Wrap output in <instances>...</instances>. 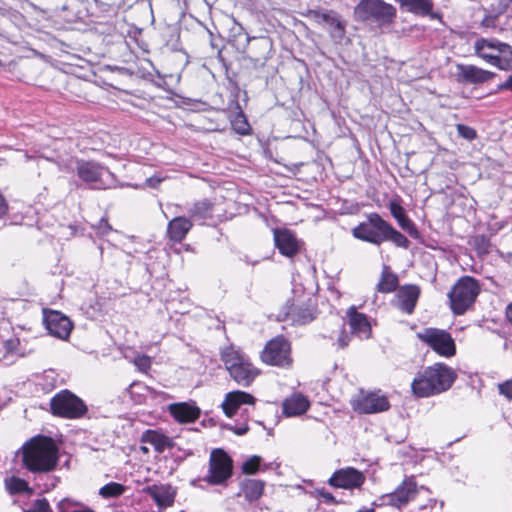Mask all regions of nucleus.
Masks as SVG:
<instances>
[{"mask_svg": "<svg viewBox=\"0 0 512 512\" xmlns=\"http://www.w3.org/2000/svg\"><path fill=\"white\" fill-rule=\"evenodd\" d=\"M240 492L238 496L243 495L249 503L255 502L261 498L265 488V482L258 479L246 478L239 483Z\"/></svg>", "mask_w": 512, "mask_h": 512, "instance_id": "obj_26", "label": "nucleus"}, {"mask_svg": "<svg viewBox=\"0 0 512 512\" xmlns=\"http://www.w3.org/2000/svg\"><path fill=\"white\" fill-rule=\"evenodd\" d=\"M510 1L511 0H501V2L503 3V6L498 10V12L496 14L486 15L483 18L481 25L485 28H495L498 15L502 14L505 11V9L508 6Z\"/></svg>", "mask_w": 512, "mask_h": 512, "instance_id": "obj_41", "label": "nucleus"}, {"mask_svg": "<svg viewBox=\"0 0 512 512\" xmlns=\"http://www.w3.org/2000/svg\"><path fill=\"white\" fill-rule=\"evenodd\" d=\"M283 413L286 416H297L305 413L309 408V401L300 394L292 395L290 398L284 400Z\"/></svg>", "mask_w": 512, "mask_h": 512, "instance_id": "obj_29", "label": "nucleus"}, {"mask_svg": "<svg viewBox=\"0 0 512 512\" xmlns=\"http://www.w3.org/2000/svg\"><path fill=\"white\" fill-rule=\"evenodd\" d=\"M50 409L53 415L66 419L82 418L88 411L84 401L67 389L51 398Z\"/></svg>", "mask_w": 512, "mask_h": 512, "instance_id": "obj_8", "label": "nucleus"}, {"mask_svg": "<svg viewBox=\"0 0 512 512\" xmlns=\"http://www.w3.org/2000/svg\"><path fill=\"white\" fill-rule=\"evenodd\" d=\"M397 2L406 11L416 15L430 13V10L433 9L432 0H397Z\"/></svg>", "mask_w": 512, "mask_h": 512, "instance_id": "obj_34", "label": "nucleus"}, {"mask_svg": "<svg viewBox=\"0 0 512 512\" xmlns=\"http://www.w3.org/2000/svg\"><path fill=\"white\" fill-rule=\"evenodd\" d=\"M390 403L384 395L369 393L353 403V409L363 414H373L387 411Z\"/></svg>", "mask_w": 512, "mask_h": 512, "instance_id": "obj_17", "label": "nucleus"}, {"mask_svg": "<svg viewBox=\"0 0 512 512\" xmlns=\"http://www.w3.org/2000/svg\"><path fill=\"white\" fill-rule=\"evenodd\" d=\"M138 385L137 383H131L130 386H129V389H132L134 386Z\"/></svg>", "mask_w": 512, "mask_h": 512, "instance_id": "obj_58", "label": "nucleus"}, {"mask_svg": "<svg viewBox=\"0 0 512 512\" xmlns=\"http://www.w3.org/2000/svg\"><path fill=\"white\" fill-rule=\"evenodd\" d=\"M349 342H350L349 334L346 333L344 329H342L340 331V335L338 336V339H337L338 347L345 348L346 346H348Z\"/></svg>", "mask_w": 512, "mask_h": 512, "instance_id": "obj_47", "label": "nucleus"}, {"mask_svg": "<svg viewBox=\"0 0 512 512\" xmlns=\"http://www.w3.org/2000/svg\"><path fill=\"white\" fill-rule=\"evenodd\" d=\"M358 512H375L374 509H360Z\"/></svg>", "mask_w": 512, "mask_h": 512, "instance_id": "obj_57", "label": "nucleus"}, {"mask_svg": "<svg viewBox=\"0 0 512 512\" xmlns=\"http://www.w3.org/2000/svg\"><path fill=\"white\" fill-rule=\"evenodd\" d=\"M125 488L122 484L110 482L100 488L99 494L103 498H114L123 494Z\"/></svg>", "mask_w": 512, "mask_h": 512, "instance_id": "obj_39", "label": "nucleus"}, {"mask_svg": "<svg viewBox=\"0 0 512 512\" xmlns=\"http://www.w3.org/2000/svg\"><path fill=\"white\" fill-rule=\"evenodd\" d=\"M18 344L17 339H8L0 343V352L3 351V358H6L8 354L12 353Z\"/></svg>", "mask_w": 512, "mask_h": 512, "instance_id": "obj_43", "label": "nucleus"}, {"mask_svg": "<svg viewBox=\"0 0 512 512\" xmlns=\"http://www.w3.org/2000/svg\"><path fill=\"white\" fill-rule=\"evenodd\" d=\"M229 429L233 430V432L237 435H244L249 430V427L247 424H243L242 426L236 428L229 426Z\"/></svg>", "mask_w": 512, "mask_h": 512, "instance_id": "obj_51", "label": "nucleus"}, {"mask_svg": "<svg viewBox=\"0 0 512 512\" xmlns=\"http://www.w3.org/2000/svg\"><path fill=\"white\" fill-rule=\"evenodd\" d=\"M499 393L512 400V379L498 385Z\"/></svg>", "mask_w": 512, "mask_h": 512, "instance_id": "obj_44", "label": "nucleus"}, {"mask_svg": "<svg viewBox=\"0 0 512 512\" xmlns=\"http://www.w3.org/2000/svg\"><path fill=\"white\" fill-rule=\"evenodd\" d=\"M290 353V342L283 336H278L266 344L262 351L261 358L266 364L288 368L292 364Z\"/></svg>", "mask_w": 512, "mask_h": 512, "instance_id": "obj_11", "label": "nucleus"}, {"mask_svg": "<svg viewBox=\"0 0 512 512\" xmlns=\"http://www.w3.org/2000/svg\"><path fill=\"white\" fill-rule=\"evenodd\" d=\"M236 108L238 111L230 120L232 128L236 133L240 135H246L249 133L250 125L238 104H236Z\"/></svg>", "mask_w": 512, "mask_h": 512, "instance_id": "obj_36", "label": "nucleus"}, {"mask_svg": "<svg viewBox=\"0 0 512 512\" xmlns=\"http://www.w3.org/2000/svg\"><path fill=\"white\" fill-rule=\"evenodd\" d=\"M420 287L406 284L398 288L394 305L406 314H412L420 297Z\"/></svg>", "mask_w": 512, "mask_h": 512, "instance_id": "obj_19", "label": "nucleus"}, {"mask_svg": "<svg viewBox=\"0 0 512 512\" xmlns=\"http://www.w3.org/2000/svg\"><path fill=\"white\" fill-rule=\"evenodd\" d=\"M349 325L353 333L367 335L371 331L370 323L365 314L357 312L355 307L347 311Z\"/></svg>", "mask_w": 512, "mask_h": 512, "instance_id": "obj_30", "label": "nucleus"}, {"mask_svg": "<svg viewBox=\"0 0 512 512\" xmlns=\"http://www.w3.org/2000/svg\"><path fill=\"white\" fill-rule=\"evenodd\" d=\"M170 414L179 423H193L200 417V409L195 404L180 402L170 404Z\"/></svg>", "mask_w": 512, "mask_h": 512, "instance_id": "obj_23", "label": "nucleus"}, {"mask_svg": "<svg viewBox=\"0 0 512 512\" xmlns=\"http://www.w3.org/2000/svg\"><path fill=\"white\" fill-rule=\"evenodd\" d=\"M141 442L152 445L158 453L174 446L170 437L156 430H146L141 436Z\"/></svg>", "mask_w": 512, "mask_h": 512, "instance_id": "obj_28", "label": "nucleus"}, {"mask_svg": "<svg viewBox=\"0 0 512 512\" xmlns=\"http://www.w3.org/2000/svg\"><path fill=\"white\" fill-rule=\"evenodd\" d=\"M98 230L101 234H107L109 231L112 230L111 226L109 225L108 221L104 218H102L99 221L98 224Z\"/></svg>", "mask_w": 512, "mask_h": 512, "instance_id": "obj_48", "label": "nucleus"}, {"mask_svg": "<svg viewBox=\"0 0 512 512\" xmlns=\"http://www.w3.org/2000/svg\"><path fill=\"white\" fill-rule=\"evenodd\" d=\"M418 494L417 484L410 477L406 478L394 492L381 496L378 501L373 503L374 506L390 505L395 508H402L410 501L414 500Z\"/></svg>", "mask_w": 512, "mask_h": 512, "instance_id": "obj_12", "label": "nucleus"}, {"mask_svg": "<svg viewBox=\"0 0 512 512\" xmlns=\"http://www.w3.org/2000/svg\"><path fill=\"white\" fill-rule=\"evenodd\" d=\"M8 211V204L5 198L0 194V217L5 215Z\"/></svg>", "mask_w": 512, "mask_h": 512, "instance_id": "obj_52", "label": "nucleus"}, {"mask_svg": "<svg viewBox=\"0 0 512 512\" xmlns=\"http://www.w3.org/2000/svg\"><path fill=\"white\" fill-rule=\"evenodd\" d=\"M497 67L501 70L512 69V46L497 41Z\"/></svg>", "mask_w": 512, "mask_h": 512, "instance_id": "obj_35", "label": "nucleus"}, {"mask_svg": "<svg viewBox=\"0 0 512 512\" xmlns=\"http://www.w3.org/2000/svg\"><path fill=\"white\" fill-rule=\"evenodd\" d=\"M421 16H429L431 19H441V14L438 12H433L432 9L430 10V13L421 14Z\"/></svg>", "mask_w": 512, "mask_h": 512, "instance_id": "obj_55", "label": "nucleus"}, {"mask_svg": "<svg viewBox=\"0 0 512 512\" xmlns=\"http://www.w3.org/2000/svg\"><path fill=\"white\" fill-rule=\"evenodd\" d=\"M456 130L458 135L463 139L472 141L477 137L476 130L470 126L464 124H457Z\"/></svg>", "mask_w": 512, "mask_h": 512, "instance_id": "obj_42", "label": "nucleus"}, {"mask_svg": "<svg viewBox=\"0 0 512 512\" xmlns=\"http://www.w3.org/2000/svg\"><path fill=\"white\" fill-rule=\"evenodd\" d=\"M69 170H74L70 167ZM75 170L78 177L93 189H110L116 186L114 174L95 161L77 159Z\"/></svg>", "mask_w": 512, "mask_h": 512, "instance_id": "obj_5", "label": "nucleus"}, {"mask_svg": "<svg viewBox=\"0 0 512 512\" xmlns=\"http://www.w3.org/2000/svg\"><path fill=\"white\" fill-rule=\"evenodd\" d=\"M455 74L456 81L461 84H480L489 81L494 73L478 68L474 65L458 64Z\"/></svg>", "mask_w": 512, "mask_h": 512, "instance_id": "obj_20", "label": "nucleus"}, {"mask_svg": "<svg viewBox=\"0 0 512 512\" xmlns=\"http://www.w3.org/2000/svg\"><path fill=\"white\" fill-rule=\"evenodd\" d=\"M36 512H52L49 502L45 498L35 500Z\"/></svg>", "mask_w": 512, "mask_h": 512, "instance_id": "obj_45", "label": "nucleus"}, {"mask_svg": "<svg viewBox=\"0 0 512 512\" xmlns=\"http://www.w3.org/2000/svg\"><path fill=\"white\" fill-rule=\"evenodd\" d=\"M399 285L398 276L393 273L388 265H384L377 283L376 290L380 293H391L397 290Z\"/></svg>", "mask_w": 512, "mask_h": 512, "instance_id": "obj_32", "label": "nucleus"}, {"mask_svg": "<svg viewBox=\"0 0 512 512\" xmlns=\"http://www.w3.org/2000/svg\"><path fill=\"white\" fill-rule=\"evenodd\" d=\"M273 235L275 246L282 255L293 257L299 252L301 242L291 230L276 228L273 230Z\"/></svg>", "mask_w": 512, "mask_h": 512, "instance_id": "obj_21", "label": "nucleus"}, {"mask_svg": "<svg viewBox=\"0 0 512 512\" xmlns=\"http://www.w3.org/2000/svg\"><path fill=\"white\" fill-rule=\"evenodd\" d=\"M389 210L396 219L398 225L406 231L412 238H419L420 234L413 221L406 215L404 208L398 201H390Z\"/></svg>", "mask_w": 512, "mask_h": 512, "instance_id": "obj_25", "label": "nucleus"}, {"mask_svg": "<svg viewBox=\"0 0 512 512\" xmlns=\"http://www.w3.org/2000/svg\"><path fill=\"white\" fill-rule=\"evenodd\" d=\"M479 292V284L473 277H461L447 295L452 312L455 315L464 314L472 307Z\"/></svg>", "mask_w": 512, "mask_h": 512, "instance_id": "obj_6", "label": "nucleus"}, {"mask_svg": "<svg viewBox=\"0 0 512 512\" xmlns=\"http://www.w3.org/2000/svg\"><path fill=\"white\" fill-rule=\"evenodd\" d=\"M352 235L358 240L376 246H380L387 241L404 249H408L410 246L408 238L376 212L368 214L365 221L360 222L354 227L352 229Z\"/></svg>", "mask_w": 512, "mask_h": 512, "instance_id": "obj_1", "label": "nucleus"}, {"mask_svg": "<svg viewBox=\"0 0 512 512\" xmlns=\"http://www.w3.org/2000/svg\"><path fill=\"white\" fill-rule=\"evenodd\" d=\"M470 244L479 255H487L491 251L490 239L485 235H475L470 240Z\"/></svg>", "mask_w": 512, "mask_h": 512, "instance_id": "obj_38", "label": "nucleus"}, {"mask_svg": "<svg viewBox=\"0 0 512 512\" xmlns=\"http://www.w3.org/2000/svg\"><path fill=\"white\" fill-rule=\"evenodd\" d=\"M262 458L257 455L249 457L243 462L241 470L243 474L254 475L261 469Z\"/></svg>", "mask_w": 512, "mask_h": 512, "instance_id": "obj_40", "label": "nucleus"}, {"mask_svg": "<svg viewBox=\"0 0 512 512\" xmlns=\"http://www.w3.org/2000/svg\"><path fill=\"white\" fill-rule=\"evenodd\" d=\"M24 512H36V510H35V501L31 505V507L28 508V509H25Z\"/></svg>", "mask_w": 512, "mask_h": 512, "instance_id": "obj_56", "label": "nucleus"}, {"mask_svg": "<svg viewBox=\"0 0 512 512\" xmlns=\"http://www.w3.org/2000/svg\"><path fill=\"white\" fill-rule=\"evenodd\" d=\"M70 505V501L68 499H62L58 504H57V510L59 512H67V508L68 506Z\"/></svg>", "mask_w": 512, "mask_h": 512, "instance_id": "obj_53", "label": "nucleus"}, {"mask_svg": "<svg viewBox=\"0 0 512 512\" xmlns=\"http://www.w3.org/2000/svg\"><path fill=\"white\" fill-rule=\"evenodd\" d=\"M233 475V460L221 448L212 450L209 458L208 473L203 481L209 485H226Z\"/></svg>", "mask_w": 512, "mask_h": 512, "instance_id": "obj_9", "label": "nucleus"}, {"mask_svg": "<svg viewBox=\"0 0 512 512\" xmlns=\"http://www.w3.org/2000/svg\"><path fill=\"white\" fill-rule=\"evenodd\" d=\"M287 320L298 325L307 324L315 319L314 309L309 303L303 301H288L284 307Z\"/></svg>", "mask_w": 512, "mask_h": 512, "instance_id": "obj_18", "label": "nucleus"}, {"mask_svg": "<svg viewBox=\"0 0 512 512\" xmlns=\"http://www.w3.org/2000/svg\"><path fill=\"white\" fill-rule=\"evenodd\" d=\"M497 40L480 39L475 43V51L479 57L497 66Z\"/></svg>", "mask_w": 512, "mask_h": 512, "instance_id": "obj_31", "label": "nucleus"}, {"mask_svg": "<svg viewBox=\"0 0 512 512\" xmlns=\"http://www.w3.org/2000/svg\"><path fill=\"white\" fill-rule=\"evenodd\" d=\"M417 337L442 357L449 358L456 354L455 341L446 330L428 327L418 332Z\"/></svg>", "mask_w": 512, "mask_h": 512, "instance_id": "obj_10", "label": "nucleus"}, {"mask_svg": "<svg viewBox=\"0 0 512 512\" xmlns=\"http://www.w3.org/2000/svg\"><path fill=\"white\" fill-rule=\"evenodd\" d=\"M355 15L358 20L381 28L394 22L396 8L383 0H360Z\"/></svg>", "mask_w": 512, "mask_h": 512, "instance_id": "obj_4", "label": "nucleus"}, {"mask_svg": "<svg viewBox=\"0 0 512 512\" xmlns=\"http://www.w3.org/2000/svg\"><path fill=\"white\" fill-rule=\"evenodd\" d=\"M21 453L24 467L32 473L53 471L58 463V448L48 437L30 439L22 446Z\"/></svg>", "mask_w": 512, "mask_h": 512, "instance_id": "obj_2", "label": "nucleus"}, {"mask_svg": "<svg viewBox=\"0 0 512 512\" xmlns=\"http://www.w3.org/2000/svg\"><path fill=\"white\" fill-rule=\"evenodd\" d=\"M162 182V179L159 178V177H150V178H147L146 180V184L147 186L151 187V188H157L158 185Z\"/></svg>", "mask_w": 512, "mask_h": 512, "instance_id": "obj_50", "label": "nucleus"}, {"mask_svg": "<svg viewBox=\"0 0 512 512\" xmlns=\"http://www.w3.org/2000/svg\"><path fill=\"white\" fill-rule=\"evenodd\" d=\"M192 222L186 217H175L168 223L167 235L174 242H181L192 228Z\"/></svg>", "mask_w": 512, "mask_h": 512, "instance_id": "obj_27", "label": "nucleus"}, {"mask_svg": "<svg viewBox=\"0 0 512 512\" xmlns=\"http://www.w3.org/2000/svg\"><path fill=\"white\" fill-rule=\"evenodd\" d=\"M457 378L456 372L443 363H435L425 368L411 384L417 397H428L447 391Z\"/></svg>", "mask_w": 512, "mask_h": 512, "instance_id": "obj_3", "label": "nucleus"}, {"mask_svg": "<svg viewBox=\"0 0 512 512\" xmlns=\"http://www.w3.org/2000/svg\"><path fill=\"white\" fill-rule=\"evenodd\" d=\"M143 491L154 500L160 510L172 506L176 496V490L170 484H152Z\"/></svg>", "mask_w": 512, "mask_h": 512, "instance_id": "obj_22", "label": "nucleus"}, {"mask_svg": "<svg viewBox=\"0 0 512 512\" xmlns=\"http://www.w3.org/2000/svg\"><path fill=\"white\" fill-rule=\"evenodd\" d=\"M365 475L353 467L336 470L328 480V484L335 488H360L365 482Z\"/></svg>", "mask_w": 512, "mask_h": 512, "instance_id": "obj_16", "label": "nucleus"}, {"mask_svg": "<svg viewBox=\"0 0 512 512\" xmlns=\"http://www.w3.org/2000/svg\"><path fill=\"white\" fill-rule=\"evenodd\" d=\"M500 90H511L512 91V75L507 80L499 85Z\"/></svg>", "mask_w": 512, "mask_h": 512, "instance_id": "obj_54", "label": "nucleus"}, {"mask_svg": "<svg viewBox=\"0 0 512 512\" xmlns=\"http://www.w3.org/2000/svg\"><path fill=\"white\" fill-rule=\"evenodd\" d=\"M214 204L208 199L195 202L189 209L190 216L197 220H206L213 216Z\"/></svg>", "mask_w": 512, "mask_h": 512, "instance_id": "obj_33", "label": "nucleus"}, {"mask_svg": "<svg viewBox=\"0 0 512 512\" xmlns=\"http://www.w3.org/2000/svg\"><path fill=\"white\" fill-rule=\"evenodd\" d=\"M141 449H142L143 451H145V452L147 451V448H146V447H142Z\"/></svg>", "mask_w": 512, "mask_h": 512, "instance_id": "obj_59", "label": "nucleus"}, {"mask_svg": "<svg viewBox=\"0 0 512 512\" xmlns=\"http://www.w3.org/2000/svg\"><path fill=\"white\" fill-rule=\"evenodd\" d=\"M221 359L230 376L244 387L249 386L258 373L251 363L232 347L225 348L222 351Z\"/></svg>", "mask_w": 512, "mask_h": 512, "instance_id": "obj_7", "label": "nucleus"}, {"mask_svg": "<svg viewBox=\"0 0 512 512\" xmlns=\"http://www.w3.org/2000/svg\"><path fill=\"white\" fill-rule=\"evenodd\" d=\"M308 16L318 24H326L330 27L329 33L332 39L341 41L346 34V21L334 10H310Z\"/></svg>", "mask_w": 512, "mask_h": 512, "instance_id": "obj_14", "label": "nucleus"}, {"mask_svg": "<svg viewBox=\"0 0 512 512\" xmlns=\"http://www.w3.org/2000/svg\"><path fill=\"white\" fill-rule=\"evenodd\" d=\"M135 364L141 371H146L150 368L151 365L150 358L147 356L138 357L135 360Z\"/></svg>", "mask_w": 512, "mask_h": 512, "instance_id": "obj_46", "label": "nucleus"}, {"mask_svg": "<svg viewBox=\"0 0 512 512\" xmlns=\"http://www.w3.org/2000/svg\"><path fill=\"white\" fill-rule=\"evenodd\" d=\"M273 41L268 36L248 37V44L245 50L246 58L254 68H262L272 57Z\"/></svg>", "mask_w": 512, "mask_h": 512, "instance_id": "obj_13", "label": "nucleus"}, {"mask_svg": "<svg viewBox=\"0 0 512 512\" xmlns=\"http://www.w3.org/2000/svg\"><path fill=\"white\" fill-rule=\"evenodd\" d=\"M321 497L325 500L326 503H329V504H337L338 501L335 499V497L330 493V492H327L325 490H321L319 491Z\"/></svg>", "mask_w": 512, "mask_h": 512, "instance_id": "obj_49", "label": "nucleus"}, {"mask_svg": "<svg viewBox=\"0 0 512 512\" xmlns=\"http://www.w3.org/2000/svg\"><path fill=\"white\" fill-rule=\"evenodd\" d=\"M43 322L49 334L65 340L73 329L71 320L59 311L44 310Z\"/></svg>", "mask_w": 512, "mask_h": 512, "instance_id": "obj_15", "label": "nucleus"}, {"mask_svg": "<svg viewBox=\"0 0 512 512\" xmlns=\"http://www.w3.org/2000/svg\"><path fill=\"white\" fill-rule=\"evenodd\" d=\"M255 398L244 391H233L227 393L222 403V408L226 416L232 417L242 404H254Z\"/></svg>", "mask_w": 512, "mask_h": 512, "instance_id": "obj_24", "label": "nucleus"}, {"mask_svg": "<svg viewBox=\"0 0 512 512\" xmlns=\"http://www.w3.org/2000/svg\"><path fill=\"white\" fill-rule=\"evenodd\" d=\"M6 489L9 491L10 494H19L24 492H31V489L28 486V483L18 477H11L9 479H6L5 481Z\"/></svg>", "mask_w": 512, "mask_h": 512, "instance_id": "obj_37", "label": "nucleus"}]
</instances>
